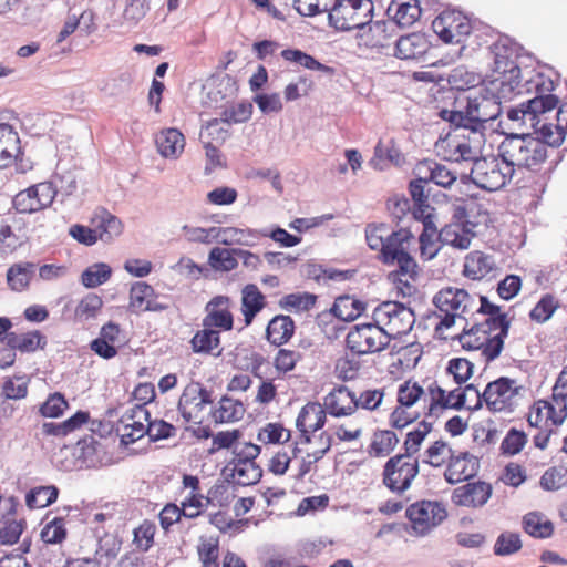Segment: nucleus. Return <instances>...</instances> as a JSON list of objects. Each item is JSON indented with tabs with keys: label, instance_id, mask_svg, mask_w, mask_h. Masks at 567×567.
Wrapping results in <instances>:
<instances>
[{
	"label": "nucleus",
	"instance_id": "1",
	"mask_svg": "<svg viewBox=\"0 0 567 567\" xmlns=\"http://www.w3.org/2000/svg\"><path fill=\"white\" fill-rule=\"evenodd\" d=\"M508 321L498 306L493 309L480 310L473 319L464 322L458 340L464 349L482 350L486 361L497 358L507 336Z\"/></svg>",
	"mask_w": 567,
	"mask_h": 567
},
{
	"label": "nucleus",
	"instance_id": "2",
	"mask_svg": "<svg viewBox=\"0 0 567 567\" xmlns=\"http://www.w3.org/2000/svg\"><path fill=\"white\" fill-rule=\"evenodd\" d=\"M433 303L440 317V321L435 326L437 334L452 328L457 320L468 323L480 310L493 309L496 311V306L491 303L486 297L476 298L463 288L451 286L440 289L433 297Z\"/></svg>",
	"mask_w": 567,
	"mask_h": 567
},
{
	"label": "nucleus",
	"instance_id": "3",
	"mask_svg": "<svg viewBox=\"0 0 567 567\" xmlns=\"http://www.w3.org/2000/svg\"><path fill=\"white\" fill-rule=\"evenodd\" d=\"M365 239L372 250H377L378 259L384 265H402L409 269L414 258L411 248L414 235L408 228L391 230L386 224H369L365 228Z\"/></svg>",
	"mask_w": 567,
	"mask_h": 567
},
{
	"label": "nucleus",
	"instance_id": "4",
	"mask_svg": "<svg viewBox=\"0 0 567 567\" xmlns=\"http://www.w3.org/2000/svg\"><path fill=\"white\" fill-rule=\"evenodd\" d=\"M534 408V429L537 430L534 444L544 449L550 435L567 417V364L556 379L550 399L537 401Z\"/></svg>",
	"mask_w": 567,
	"mask_h": 567
},
{
	"label": "nucleus",
	"instance_id": "5",
	"mask_svg": "<svg viewBox=\"0 0 567 567\" xmlns=\"http://www.w3.org/2000/svg\"><path fill=\"white\" fill-rule=\"evenodd\" d=\"M476 395L474 409L481 408L484 403L492 413H513L527 402L528 389L518 383L515 379L501 377L491 381L480 393L475 388Z\"/></svg>",
	"mask_w": 567,
	"mask_h": 567
},
{
	"label": "nucleus",
	"instance_id": "6",
	"mask_svg": "<svg viewBox=\"0 0 567 567\" xmlns=\"http://www.w3.org/2000/svg\"><path fill=\"white\" fill-rule=\"evenodd\" d=\"M471 391H474L473 385L450 389L439 380L423 381L420 396L423 414L430 419H439L446 411H460L466 408V396Z\"/></svg>",
	"mask_w": 567,
	"mask_h": 567
},
{
	"label": "nucleus",
	"instance_id": "7",
	"mask_svg": "<svg viewBox=\"0 0 567 567\" xmlns=\"http://www.w3.org/2000/svg\"><path fill=\"white\" fill-rule=\"evenodd\" d=\"M491 50L494 55V78L489 84L494 87L503 85L505 92L515 91L522 81L520 69L517 64L520 47L509 38H499L493 43Z\"/></svg>",
	"mask_w": 567,
	"mask_h": 567
},
{
	"label": "nucleus",
	"instance_id": "8",
	"mask_svg": "<svg viewBox=\"0 0 567 567\" xmlns=\"http://www.w3.org/2000/svg\"><path fill=\"white\" fill-rule=\"evenodd\" d=\"M483 136L475 130H471L467 135L454 130L444 138L435 144L437 154L449 162H473L481 156V145Z\"/></svg>",
	"mask_w": 567,
	"mask_h": 567
},
{
	"label": "nucleus",
	"instance_id": "9",
	"mask_svg": "<svg viewBox=\"0 0 567 567\" xmlns=\"http://www.w3.org/2000/svg\"><path fill=\"white\" fill-rule=\"evenodd\" d=\"M372 0H334L329 10L330 24L340 31L360 29L372 20Z\"/></svg>",
	"mask_w": 567,
	"mask_h": 567
},
{
	"label": "nucleus",
	"instance_id": "10",
	"mask_svg": "<svg viewBox=\"0 0 567 567\" xmlns=\"http://www.w3.org/2000/svg\"><path fill=\"white\" fill-rule=\"evenodd\" d=\"M420 473L417 457L403 454L391 456L382 470V483L393 494L403 495Z\"/></svg>",
	"mask_w": 567,
	"mask_h": 567
},
{
	"label": "nucleus",
	"instance_id": "11",
	"mask_svg": "<svg viewBox=\"0 0 567 567\" xmlns=\"http://www.w3.org/2000/svg\"><path fill=\"white\" fill-rule=\"evenodd\" d=\"M372 320L391 340V338H398L410 332L414 323V315L410 308L400 302L385 301L373 310Z\"/></svg>",
	"mask_w": 567,
	"mask_h": 567
},
{
	"label": "nucleus",
	"instance_id": "12",
	"mask_svg": "<svg viewBox=\"0 0 567 567\" xmlns=\"http://www.w3.org/2000/svg\"><path fill=\"white\" fill-rule=\"evenodd\" d=\"M534 120L553 112L558 107L559 97L554 93L558 86L559 75L550 66L537 65L534 68Z\"/></svg>",
	"mask_w": 567,
	"mask_h": 567
},
{
	"label": "nucleus",
	"instance_id": "13",
	"mask_svg": "<svg viewBox=\"0 0 567 567\" xmlns=\"http://www.w3.org/2000/svg\"><path fill=\"white\" fill-rule=\"evenodd\" d=\"M514 91H504L503 85L497 87L485 86L481 90L478 95L468 97L467 113L470 120L474 123H485L497 118L502 113V100L511 99Z\"/></svg>",
	"mask_w": 567,
	"mask_h": 567
},
{
	"label": "nucleus",
	"instance_id": "14",
	"mask_svg": "<svg viewBox=\"0 0 567 567\" xmlns=\"http://www.w3.org/2000/svg\"><path fill=\"white\" fill-rule=\"evenodd\" d=\"M514 175L515 169L496 157H478L471 169L474 184L488 192L501 189Z\"/></svg>",
	"mask_w": 567,
	"mask_h": 567
},
{
	"label": "nucleus",
	"instance_id": "15",
	"mask_svg": "<svg viewBox=\"0 0 567 567\" xmlns=\"http://www.w3.org/2000/svg\"><path fill=\"white\" fill-rule=\"evenodd\" d=\"M212 391L199 382L187 384L178 400V411L187 423L202 424L208 415L207 408L212 405Z\"/></svg>",
	"mask_w": 567,
	"mask_h": 567
},
{
	"label": "nucleus",
	"instance_id": "16",
	"mask_svg": "<svg viewBox=\"0 0 567 567\" xmlns=\"http://www.w3.org/2000/svg\"><path fill=\"white\" fill-rule=\"evenodd\" d=\"M411 528L419 536H425L441 525L447 517L445 505L439 501L422 499L406 508Z\"/></svg>",
	"mask_w": 567,
	"mask_h": 567
},
{
	"label": "nucleus",
	"instance_id": "17",
	"mask_svg": "<svg viewBox=\"0 0 567 567\" xmlns=\"http://www.w3.org/2000/svg\"><path fill=\"white\" fill-rule=\"evenodd\" d=\"M346 343L353 353L369 354L384 350L390 340L388 334L373 321L354 326L348 332Z\"/></svg>",
	"mask_w": 567,
	"mask_h": 567
},
{
	"label": "nucleus",
	"instance_id": "18",
	"mask_svg": "<svg viewBox=\"0 0 567 567\" xmlns=\"http://www.w3.org/2000/svg\"><path fill=\"white\" fill-rule=\"evenodd\" d=\"M421 393V384L413 379H409L398 386V405L389 419L392 427L402 430L419 419L420 414L411 411V408L420 402Z\"/></svg>",
	"mask_w": 567,
	"mask_h": 567
},
{
	"label": "nucleus",
	"instance_id": "19",
	"mask_svg": "<svg viewBox=\"0 0 567 567\" xmlns=\"http://www.w3.org/2000/svg\"><path fill=\"white\" fill-rule=\"evenodd\" d=\"M434 33L447 44H461L472 32L471 20L456 10H444L432 22Z\"/></svg>",
	"mask_w": 567,
	"mask_h": 567
},
{
	"label": "nucleus",
	"instance_id": "20",
	"mask_svg": "<svg viewBox=\"0 0 567 567\" xmlns=\"http://www.w3.org/2000/svg\"><path fill=\"white\" fill-rule=\"evenodd\" d=\"M58 194L52 182H40L20 190L13 197V207L20 214L41 212L53 203Z\"/></svg>",
	"mask_w": 567,
	"mask_h": 567
},
{
	"label": "nucleus",
	"instance_id": "21",
	"mask_svg": "<svg viewBox=\"0 0 567 567\" xmlns=\"http://www.w3.org/2000/svg\"><path fill=\"white\" fill-rule=\"evenodd\" d=\"M532 136L528 133H511L501 144L502 161L516 172L529 171Z\"/></svg>",
	"mask_w": 567,
	"mask_h": 567
},
{
	"label": "nucleus",
	"instance_id": "22",
	"mask_svg": "<svg viewBox=\"0 0 567 567\" xmlns=\"http://www.w3.org/2000/svg\"><path fill=\"white\" fill-rule=\"evenodd\" d=\"M452 214L474 230L480 226H486L491 220L488 200L476 195L456 199Z\"/></svg>",
	"mask_w": 567,
	"mask_h": 567
},
{
	"label": "nucleus",
	"instance_id": "23",
	"mask_svg": "<svg viewBox=\"0 0 567 567\" xmlns=\"http://www.w3.org/2000/svg\"><path fill=\"white\" fill-rule=\"evenodd\" d=\"M233 302L228 296L218 295L213 297L205 306L203 327L216 329L219 332L234 329Z\"/></svg>",
	"mask_w": 567,
	"mask_h": 567
},
{
	"label": "nucleus",
	"instance_id": "24",
	"mask_svg": "<svg viewBox=\"0 0 567 567\" xmlns=\"http://www.w3.org/2000/svg\"><path fill=\"white\" fill-rule=\"evenodd\" d=\"M323 406L333 417L352 416L358 412L357 393L344 384L336 385L324 395Z\"/></svg>",
	"mask_w": 567,
	"mask_h": 567
},
{
	"label": "nucleus",
	"instance_id": "25",
	"mask_svg": "<svg viewBox=\"0 0 567 567\" xmlns=\"http://www.w3.org/2000/svg\"><path fill=\"white\" fill-rule=\"evenodd\" d=\"M501 268L494 255L473 250L464 257L462 275L471 280L495 278Z\"/></svg>",
	"mask_w": 567,
	"mask_h": 567
},
{
	"label": "nucleus",
	"instance_id": "26",
	"mask_svg": "<svg viewBox=\"0 0 567 567\" xmlns=\"http://www.w3.org/2000/svg\"><path fill=\"white\" fill-rule=\"evenodd\" d=\"M150 413L142 404H135L121 419L117 432L123 444L128 445L148 433Z\"/></svg>",
	"mask_w": 567,
	"mask_h": 567
},
{
	"label": "nucleus",
	"instance_id": "27",
	"mask_svg": "<svg viewBox=\"0 0 567 567\" xmlns=\"http://www.w3.org/2000/svg\"><path fill=\"white\" fill-rule=\"evenodd\" d=\"M395 22L391 20H379L368 22L359 29L358 38L360 45L370 49H382L389 47L396 35Z\"/></svg>",
	"mask_w": 567,
	"mask_h": 567
},
{
	"label": "nucleus",
	"instance_id": "28",
	"mask_svg": "<svg viewBox=\"0 0 567 567\" xmlns=\"http://www.w3.org/2000/svg\"><path fill=\"white\" fill-rule=\"evenodd\" d=\"M476 236L477 230H474L468 225L457 219L453 214L450 221L439 231V240L441 244L457 250H467Z\"/></svg>",
	"mask_w": 567,
	"mask_h": 567
},
{
	"label": "nucleus",
	"instance_id": "29",
	"mask_svg": "<svg viewBox=\"0 0 567 567\" xmlns=\"http://www.w3.org/2000/svg\"><path fill=\"white\" fill-rule=\"evenodd\" d=\"M480 470V462L470 452H453L445 471L444 478L450 484H457L474 477Z\"/></svg>",
	"mask_w": 567,
	"mask_h": 567
},
{
	"label": "nucleus",
	"instance_id": "30",
	"mask_svg": "<svg viewBox=\"0 0 567 567\" xmlns=\"http://www.w3.org/2000/svg\"><path fill=\"white\" fill-rule=\"evenodd\" d=\"M492 494V487L485 482L467 483L456 487L451 496L456 506L480 507L483 506Z\"/></svg>",
	"mask_w": 567,
	"mask_h": 567
},
{
	"label": "nucleus",
	"instance_id": "31",
	"mask_svg": "<svg viewBox=\"0 0 567 567\" xmlns=\"http://www.w3.org/2000/svg\"><path fill=\"white\" fill-rule=\"evenodd\" d=\"M224 473L228 481L240 486L255 485L262 477V470L257 462L230 461L224 468Z\"/></svg>",
	"mask_w": 567,
	"mask_h": 567
},
{
	"label": "nucleus",
	"instance_id": "32",
	"mask_svg": "<svg viewBox=\"0 0 567 567\" xmlns=\"http://www.w3.org/2000/svg\"><path fill=\"white\" fill-rule=\"evenodd\" d=\"M430 49V42L424 33L412 32L400 37L395 42V56L402 60L422 58Z\"/></svg>",
	"mask_w": 567,
	"mask_h": 567
},
{
	"label": "nucleus",
	"instance_id": "33",
	"mask_svg": "<svg viewBox=\"0 0 567 567\" xmlns=\"http://www.w3.org/2000/svg\"><path fill=\"white\" fill-rule=\"evenodd\" d=\"M327 414L323 404L309 402L303 405L299 412L296 424L302 435L316 432L322 429L327 421Z\"/></svg>",
	"mask_w": 567,
	"mask_h": 567
},
{
	"label": "nucleus",
	"instance_id": "34",
	"mask_svg": "<svg viewBox=\"0 0 567 567\" xmlns=\"http://www.w3.org/2000/svg\"><path fill=\"white\" fill-rule=\"evenodd\" d=\"M267 306L266 297L255 284L241 289L240 311L245 326H250L256 316Z\"/></svg>",
	"mask_w": 567,
	"mask_h": 567
},
{
	"label": "nucleus",
	"instance_id": "35",
	"mask_svg": "<svg viewBox=\"0 0 567 567\" xmlns=\"http://www.w3.org/2000/svg\"><path fill=\"white\" fill-rule=\"evenodd\" d=\"M417 269V264L414 260L409 269H402V265H399L398 269L389 274L388 278L392 282L398 297L403 299L410 298L417 292L415 284L419 274Z\"/></svg>",
	"mask_w": 567,
	"mask_h": 567
},
{
	"label": "nucleus",
	"instance_id": "36",
	"mask_svg": "<svg viewBox=\"0 0 567 567\" xmlns=\"http://www.w3.org/2000/svg\"><path fill=\"white\" fill-rule=\"evenodd\" d=\"M91 225L95 229L97 239L105 243L118 237L123 231V224L120 218L106 209L96 210L91 219Z\"/></svg>",
	"mask_w": 567,
	"mask_h": 567
},
{
	"label": "nucleus",
	"instance_id": "37",
	"mask_svg": "<svg viewBox=\"0 0 567 567\" xmlns=\"http://www.w3.org/2000/svg\"><path fill=\"white\" fill-rule=\"evenodd\" d=\"M48 344L47 337L40 330H31L21 334L11 332L7 338V347L21 353H33L44 350Z\"/></svg>",
	"mask_w": 567,
	"mask_h": 567
},
{
	"label": "nucleus",
	"instance_id": "38",
	"mask_svg": "<svg viewBox=\"0 0 567 567\" xmlns=\"http://www.w3.org/2000/svg\"><path fill=\"white\" fill-rule=\"evenodd\" d=\"M245 413L246 408L244 403L228 395H224L209 411L214 422L217 424L238 422L244 417Z\"/></svg>",
	"mask_w": 567,
	"mask_h": 567
},
{
	"label": "nucleus",
	"instance_id": "39",
	"mask_svg": "<svg viewBox=\"0 0 567 567\" xmlns=\"http://www.w3.org/2000/svg\"><path fill=\"white\" fill-rule=\"evenodd\" d=\"M185 136L177 128H164L155 137L158 153L165 158H177L184 152Z\"/></svg>",
	"mask_w": 567,
	"mask_h": 567
},
{
	"label": "nucleus",
	"instance_id": "40",
	"mask_svg": "<svg viewBox=\"0 0 567 567\" xmlns=\"http://www.w3.org/2000/svg\"><path fill=\"white\" fill-rule=\"evenodd\" d=\"M295 330L296 324L291 317L277 315L267 324L266 338L271 344L280 347L290 341Z\"/></svg>",
	"mask_w": 567,
	"mask_h": 567
},
{
	"label": "nucleus",
	"instance_id": "41",
	"mask_svg": "<svg viewBox=\"0 0 567 567\" xmlns=\"http://www.w3.org/2000/svg\"><path fill=\"white\" fill-rule=\"evenodd\" d=\"M154 288L144 281H137L130 289V307L135 312L156 311L162 309L154 300Z\"/></svg>",
	"mask_w": 567,
	"mask_h": 567
},
{
	"label": "nucleus",
	"instance_id": "42",
	"mask_svg": "<svg viewBox=\"0 0 567 567\" xmlns=\"http://www.w3.org/2000/svg\"><path fill=\"white\" fill-rule=\"evenodd\" d=\"M388 12L392 14L391 21L398 27H410L421 16V8L417 0H392Z\"/></svg>",
	"mask_w": 567,
	"mask_h": 567
},
{
	"label": "nucleus",
	"instance_id": "43",
	"mask_svg": "<svg viewBox=\"0 0 567 567\" xmlns=\"http://www.w3.org/2000/svg\"><path fill=\"white\" fill-rule=\"evenodd\" d=\"M20 153V138L13 127L0 124V168L8 167Z\"/></svg>",
	"mask_w": 567,
	"mask_h": 567
},
{
	"label": "nucleus",
	"instance_id": "44",
	"mask_svg": "<svg viewBox=\"0 0 567 567\" xmlns=\"http://www.w3.org/2000/svg\"><path fill=\"white\" fill-rule=\"evenodd\" d=\"M237 497L235 485L228 481L214 484L207 492L206 504L213 507L228 508Z\"/></svg>",
	"mask_w": 567,
	"mask_h": 567
},
{
	"label": "nucleus",
	"instance_id": "45",
	"mask_svg": "<svg viewBox=\"0 0 567 567\" xmlns=\"http://www.w3.org/2000/svg\"><path fill=\"white\" fill-rule=\"evenodd\" d=\"M365 310V303L351 296L338 297L331 312L342 321H353Z\"/></svg>",
	"mask_w": 567,
	"mask_h": 567
},
{
	"label": "nucleus",
	"instance_id": "46",
	"mask_svg": "<svg viewBox=\"0 0 567 567\" xmlns=\"http://www.w3.org/2000/svg\"><path fill=\"white\" fill-rule=\"evenodd\" d=\"M453 449L446 441L440 439L432 442L423 452L422 462L431 467H443L447 465L453 454Z\"/></svg>",
	"mask_w": 567,
	"mask_h": 567
},
{
	"label": "nucleus",
	"instance_id": "47",
	"mask_svg": "<svg viewBox=\"0 0 567 567\" xmlns=\"http://www.w3.org/2000/svg\"><path fill=\"white\" fill-rule=\"evenodd\" d=\"M423 226V231L419 237L420 256L424 261H429L433 259L440 250V245L437 244L439 234L430 216L424 219Z\"/></svg>",
	"mask_w": 567,
	"mask_h": 567
},
{
	"label": "nucleus",
	"instance_id": "48",
	"mask_svg": "<svg viewBox=\"0 0 567 567\" xmlns=\"http://www.w3.org/2000/svg\"><path fill=\"white\" fill-rule=\"evenodd\" d=\"M220 333L216 329L203 327L190 339V347L195 353H212L220 346Z\"/></svg>",
	"mask_w": 567,
	"mask_h": 567
},
{
	"label": "nucleus",
	"instance_id": "49",
	"mask_svg": "<svg viewBox=\"0 0 567 567\" xmlns=\"http://www.w3.org/2000/svg\"><path fill=\"white\" fill-rule=\"evenodd\" d=\"M399 443L396 434L391 430H378L373 433L369 445V454L375 457H385L392 453Z\"/></svg>",
	"mask_w": 567,
	"mask_h": 567
},
{
	"label": "nucleus",
	"instance_id": "50",
	"mask_svg": "<svg viewBox=\"0 0 567 567\" xmlns=\"http://www.w3.org/2000/svg\"><path fill=\"white\" fill-rule=\"evenodd\" d=\"M35 265L32 262L14 264L7 271V281L12 290H24L32 278Z\"/></svg>",
	"mask_w": 567,
	"mask_h": 567
},
{
	"label": "nucleus",
	"instance_id": "51",
	"mask_svg": "<svg viewBox=\"0 0 567 567\" xmlns=\"http://www.w3.org/2000/svg\"><path fill=\"white\" fill-rule=\"evenodd\" d=\"M347 417L348 421L334 426V435L342 442L357 441L362 436L364 419L358 412Z\"/></svg>",
	"mask_w": 567,
	"mask_h": 567
},
{
	"label": "nucleus",
	"instance_id": "52",
	"mask_svg": "<svg viewBox=\"0 0 567 567\" xmlns=\"http://www.w3.org/2000/svg\"><path fill=\"white\" fill-rule=\"evenodd\" d=\"M280 55L287 62L298 64L305 69L321 72H332L330 66H327L316 60L312 55L299 50V49H285Z\"/></svg>",
	"mask_w": 567,
	"mask_h": 567
},
{
	"label": "nucleus",
	"instance_id": "53",
	"mask_svg": "<svg viewBox=\"0 0 567 567\" xmlns=\"http://www.w3.org/2000/svg\"><path fill=\"white\" fill-rule=\"evenodd\" d=\"M431 430L432 424L422 421L414 430L408 432L403 442L404 453L402 454L410 457H416L415 455L420 452L421 445L430 434Z\"/></svg>",
	"mask_w": 567,
	"mask_h": 567
},
{
	"label": "nucleus",
	"instance_id": "54",
	"mask_svg": "<svg viewBox=\"0 0 567 567\" xmlns=\"http://www.w3.org/2000/svg\"><path fill=\"white\" fill-rule=\"evenodd\" d=\"M423 169L430 173L427 177L429 182L431 181L439 186L450 187L456 181L455 173L444 165L424 161L417 165L419 173Z\"/></svg>",
	"mask_w": 567,
	"mask_h": 567
},
{
	"label": "nucleus",
	"instance_id": "55",
	"mask_svg": "<svg viewBox=\"0 0 567 567\" xmlns=\"http://www.w3.org/2000/svg\"><path fill=\"white\" fill-rule=\"evenodd\" d=\"M317 302V296L310 292H295L284 296L279 300L281 309L288 311H309L315 307Z\"/></svg>",
	"mask_w": 567,
	"mask_h": 567
},
{
	"label": "nucleus",
	"instance_id": "56",
	"mask_svg": "<svg viewBox=\"0 0 567 567\" xmlns=\"http://www.w3.org/2000/svg\"><path fill=\"white\" fill-rule=\"evenodd\" d=\"M59 489L55 486H39L32 488L25 496V504L29 508H44L58 498Z\"/></svg>",
	"mask_w": 567,
	"mask_h": 567
},
{
	"label": "nucleus",
	"instance_id": "57",
	"mask_svg": "<svg viewBox=\"0 0 567 567\" xmlns=\"http://www.w3.org/2000/svg\"><path fill=\"white\" fill-rule=\"evenodd\" d=\"M236 256L237 249L215 247L209 252L208 261L215 270L230 271L238 265Z\"/></svg>",
	"mask_w": 567,
	"mask_h": 567
},
{
	"label": "nucleus",
	"instance_id": "58",
	"mask_svg": "<svg viewBox=\"0 0 567 567\" xmlns=\"http://www.w3.org/2000/svg\"><path fill=\"white\" fill-rule=\"evenodd\" d=\"M156 534V524L152 520L144 519L133 530V545L140 551H147L154 545V537Z\"/></svg>",
	"mask_w": 567,
	"mask_h": 567
},
{
	"label": "nucleus",
	"instance_id": "59",
	"mask_svg": "<svg viewBox=\"0 0 567 567\" xmlns=\"http://www.w3.org/2000/svg\"><path fill=\"white\" fill-rule=\"evenodd\" d=\"M103 307V300L96 293L83 297L75 307L74 318L78 321H86L97 316Z\"/></svg>",
	"mask_w": 567,
	"mask_h": 567
},
{
	"label": "nucleus",
	"instance_id": "60",
	"mask_svg": "<svg viewBox=\"0 0 567 567\" xmlns=\"http://www.w3.org/2000/svg\"><path fill=\"white\" fill-rule=\"evenodd\" d=\"M112 275V269L104 262H97L87 267L81 275V282L86 288H95L106 282Z\"/></svg>",
	"mask_w": 567,
	"mask_h": 567
},
{
	"label": "nucleus",
	"instance_id": "61",
	"mask_svg": "<svg viewBox=\"0 0 567 567\" xmlns=\"http://www.w3.org/2000/svg\"><path fill=\"white\" fill-rule=\"evenodd\" d=\"M40 536L45 544H62L68 537L65 519L63 517H54L43 526Z\"/></svg>",
	"mask_w": 567,
	"mask_h": 567
},
{
	"label": "nucleus",
	"instance_id": "62",
	"mask_svg": "<svg viewBox=\"0 0 567 567\" xmlns=\"http://www.w3.org/2000/svg\"><path fill=\"white\" fill-rule=\"evenodd\" d=\"M482 81L481 74L468 71L464 66L455 68L449 76V83L458 91L475 87L481 84Z\"/></svg>",
	"mask_w": 567,
	"mask_h": 567
},
{
	"label": "nucleus",
	"instance_id": "63",
	"mask_svg": "<svg viewBox=\"0 0 567 567\" xmlns=\"http://www.w3.org/2000/svg\"><path fill=\"white\" fill-rule=\"evenodd\" d=\"M290 437V430L280 423H267L257 434V440L264 444H284Z\"/></svg>",
	"mask_w": 567,
	"mask_h": 567
},
{
	"label": "nucleus",
	"instance_id": "64",
	"mask_svg": "<svg viewBox=\"0 0 567 567\" xmlns=\"http://www.w3.org/2000/svg\"><path fill=\"white\" fill-rule=\"evenodd\" d=\"M69 409V402L60 392L51 393L40 406V413L44 417L55 419L63 415Z\"/></svg>",
	"mask_w": 567,
	"mask_h": 567
}]
</instances>
